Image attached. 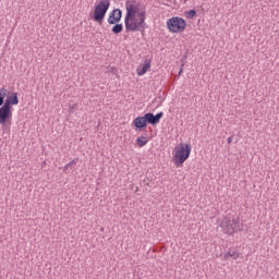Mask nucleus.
I'll return each mask as SVG.
<instances>
[{
  "mask_svg": "<svg viewBox=\"0 0 279 279\" xmlns=\"http://www.w3.org/2000/svg\"><path fill=\"white\" fill-rule=\"evenodd\" d=\"M179 75H182V69L179 71Z\"/></svg>",
  "mask_w": 279,
  "mask_h": 279,
  "instance_id": "a211bd4d",
  "label": "nucleus"
},
{
  "mask_svg": "<svg viewBox=\"0 0 279 279\" xmlns=\"http://www.w3.org/2000/svg\"><path fill=\"white\" fill-rule=\"evenodd\" d=\"M240 254L236 251H229L225 254V258L228 260V258H233V260H236L239 258Z\"/></svg>",
  "mask_w": 279,
  "mask_h": 279,
  "instance_id": "f8f14e48",
  "label": "nucleus"
},
{
  "mask_svg": "<svg viewBox=\"0 0 279 279\" xmlns=\"http://www.w3.org/2000/svg\"><path fill=\"white\" fill-rule=\"evenodd\" d=\"M148 141L149 140H147V137L141 136V137H137L136 143H137L138 147H145V145H147Z\"/></svg>",
  "mask_w": 279,
  "mask_h": 279,
  "instance_id": "4468645a",
  "label": "nucleus"
},
{
  "mask_svg": "<svg viewBox=\"0 0 279 279\" xmlns=\"http://www.w3.org/2000/svg\"><path fill=\"white\" fill-rule=\"evenodd\" d=\"M174 165L175 167H181L191 156V145L181 143L174 148Z\"/></svg>",
  "mask_w": 279,
  "mask_h": 279,
  "instance_id": "7ed1b4c3",
  "label": "nucleus"
},
{
  "mask_svg": "<svg viewBox=\"0 0 279 279\" xmlns=\"http://www.w3.org/2000/svg\"><path fill=\"white\" fill-rule=\"evenodd\" d=\"M151 69V60L146 59L142 68H137V75H145Z\"/></svg>",
  "mask_w": 279,
  "mask_h": 279,
  "instance_id": "9b49d317",
  "label": "nucleus"
},
{
  "mask_svg": "<svg viewBox=\"0 0 279 279\" xmlns=\"http://www.w3.org/2000/svg\"><path fill=\"white\" fill-rule=\"evenodd\" d=\"M220 228H222V232L225 234H235V232H241L243 228H241V218L236 215H228L221 221Z\"/></svg>",
  "mask_w": 279,
  "mask_h": 279,
  "instance_id": "f03ea898",
  "label": "nucleus"
},
{
  "mask_svg": "<svg viewBox=\"0 0 279 279\" xmlns=\"http://www.w3.org/2000/svg\"><path fill=\"white\" fill-rule=\"evenodd\" d=\"M167 27L172 34H182L186 29V21L182 17L174 16L167 21Z\"/></svg>",
  "mask_w": 279,
  "mask_h": 279,
  "instance_id": "0eeeda50",
  "label": "nucleus"
},
{
  "mask_svg": "<svg viewBox=\"0 0 279 279\" xmlns=\"http://www.w3.org/2000/svg\"><path fill=\"white\" fill-rule=\"evenodd\" d=\"M146 117V123L150 124V125H158V123H160V119H162V117H165L163 112H159L157 114H154L151 112L145 113L144 114Z\"/></svg>",
  "mask_w": 279,
  "mask_h": 279,
  "instance_id": "1a4fd4ad",
  "label": "nucleus"
},
{
  "mask_svg": "<svg viewBox=\"0 0 279 279\" xmlns=\"http://www.w3.org/2000/svg\"><path fill=\"white\" fill-rule=\"evenodd\" d=\"M8 95L9 92L5 87L0 88V125L2 126L12 121V106H19V94Z\"/></svg>",
  "mask_w": 279,
  "mask_h": 279,
  "instance_id": "f257e3e1",
  "label": "nucleus"
},
{
  "mask_svg": "<svg viewBox=\"0 0 279 279\" xmlns=\"http://www.w3.org/2000/svg\"><path fill=\"white\" fill-rule=\"evenodd\" d=\"M126 15L124 19L125 32L130 27L133 19L138 14V10H141V3L136 0H126L125 1Z\"/></svg>",
  "mask_w": 279,
  "mask_h": 279,
  "instance_id": "20e7f679",
  "label": "nucleus"
},
{
  "mask_svg": "<svg viewBox=\"0 0 279 279\" xmlns=\"http://www.w3.org/2000/svg\"><path fill=\"white\" fill-rule=\"evenodd\" d=\"M227 142L230 144L232 143V136L231 137H228Z\"/></svg>",
  "mask_w": 279,
  "mask_h": 279,
  "instance_id": "f3484780",
  "label": "nucleus"
},
{
  "mask_svg": "<svg viewBox=\"0 0 279 279\" xmlns=\"http://www.w3.org/2000/svg\"><path fill=\"white\" fill-rule=\"evenodd\" d=\"M187 19H195V16H197V11H195V9H192L190 11H187Z\"/></svg>",
  "mask_w": 279,
  "mask_h": 279,
  "instance_id": "dca6fc26",
  "label": "nucleus"
},
{
  "mask_svg": "<svg viewBox=\"0 0 279 279\" xmlns=\"http://www.w3.org/2000/svg\"><path fill=\"white\" fill-rule=\"evenodd\" d=\"M75 165H77V159H73L68 165H65L64 168H63V171H66V170L71 169V167H75Z\"/></svg>",
  "mask_w": 279,
  "mask_h": 279,
  "instance_id": "2eb2a0df",
  "label": "nucleus"
},
{
  "mask_svg": "<svg viewBox=\"0 0 279 279\" xmlns=\"http://www.w3.org/2000/svg\"><path fill=\"white\" fill-rule=\"evenodd\" d=\"M108 10H110V0H100L94 9L93 20L101 25Z\"/></svg>",
  "mask_w": 279,
  "mask_h": 279,
  "instance_id": "39448f33",
  "label": "nucleus"
},
{
  "mask_svg": "<svg viewBox=\"0 0 279 279\" xmlns=\"http://www.w3.org/2000/svg\"><path fill=\"white\" fill-rule=\"evenodd\" d=\"M145 10L141 11V9L137 12V15L140 19L134 17L131 23L129 24V27L126 28V33L130 34V32H145V16H146Z\"/></svg>",
  "mask_w": 279,
  "mask_h": 279,
  "instance_id": "423d86ee",
  "label": "nucleus"
},
{
  "mask_svg": "<svg viewBox=\"0 0 279 279\" xmlns=\"http://www.w3.org/2000/svg\"><path fill=\"white\" fill-rule=\"evenodd\" d=\"M121 19H123V11L114 9L109 14L108 23L109 25H114L116 23H121Z\"/></svg>",
  "mask_w": 279,
  "mask_h": 279,
  "instance_id": "6e6552de",
  "label": "nucleus"
},
{
  "mask_svg": "<svg viewBox=\"0 0 279 279\" xmlns=\"http://www.w3.org/2000/svg\"><path fill=\"white\" fill-rule=\"evenodd\" d=\"M111 31L112 34H121V32H123V24H119V22L113 24Z\"/></svg>",
  "mask_w": 279,
  "mask_h": 279,
  "instance_id": "ddd939ff",
  "label": "nucleus"
},
{
  "mask_svg": "<svg viewBox=\"0 0 279 279\" xmlns=\"http://www.w3.org/2000/svg\"><path fill=\"white\" fill-rule=\"evenodd\" d=\"M134 128H137V130H143V128H147V118L144 114V117H137L133 121Z\"/></svg>",
  "mask_w": 279,
  "mask_h": 279,
  "instance_id": "9d476101",
  "label": "nucleus"
}]
</instances>
